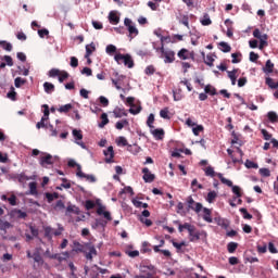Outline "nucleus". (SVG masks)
I'll return each mask as SVG.
<instances>
[{"label":"nucleus","instance_id":"nucleus-62","mask_svg":"<svg viewBox=\"0 0 278 278\" xmlns=\"http://www.w3.org/2000/svg\"><path fill=\"white\" fill-rule=\"evenodd\" d=\"M261 132L264 137V140H270V138H273V135L270 132H268V130H266V129H262Z\"/></svg>","mask_w":278,"mask_h":278},{"label":"nucleus","instance_id":"nucleus-19","mask_svg":"<svg viewBox=\"0 0 278 278\" xmlns=\"http://www.w3.org/2000/svg\"><path fill=\"white\" fill-rule=\"evenodd\" d=\"M238 71H239L238 68H235L232 71H227V75H228L232 86H236V81L238 79Z\"/></svg>","mask_w":278,"mask_h":278},{"label":"nucleus","instance_id":"nucleus-50","mask_svg":"<svg viewBox=\"0 0 278 278\" xmlns=\"http://www.w3.org/2000/svg\"><path fill=\"white\" fill-rule=\"evenodd\" d=\"M73 136L75 140H84V135L81 134V130L74 129Z\"/></svg>","mask_w":278,"mask_h":278},{"label":"nucleus","instance_id":"nucleus-12","mask_svg":"<svg viewBox=\"0 0 278 278\" xmlns=\"http://www.w3.org/2000/svg\"><path fill=\"white\" fill-rule=\"evenodd\" d=\"M239 155H240V159H237L235 155H233V150L231 149H228L227 150V153L228 155L231 157L233 164H240V162H242V155H244V152H242V149L238 148L237 149Z\"/></svg>","mask_w":278,"mask_h":278},{"label":"nucleus","instance_id":"nucleus-58","mask_svg":"<svg viewBox=\"0 0 278 278\" xmlns=\"http://www.w3.org/2000/svg\"><path fill=\"white\" fill-rule=\"evenodd\" d=\"M146 75H153L155 73V66L149 65L144 70Z\"/></svg>","mask_w":278,"mask_h":278},{"label":"nucleus","instance_id":"nucleus-6","mask_svg":"<svg viewBox=\"0 0 278 278\" xmlns=\"http://www.w3.org/2000/svg\"><path fill=\"white\" fill-rule=\"evenodd\" d=\"M84 253H85L86 260H89L90 262H92V257L97 255V248H94V245H92L91 243H87L85 245Z\"/></svg>","mask_w":278,"mask_h":278},{"label":"nucleus","instance_id":"nucleus-32","mask_svg":"<svg viewBox=\"0 0 278 278\" xmlns=\"http://www.w3.org/2000/svg\"><path fill=\"white\" fill-rule=\"evenodd\" d=\"M25 84H27V79H25V78L16 77L14 79L15 88H21L22 86H25Z\"/></svg>","mask_w":278,"mask_h":278},{"label":"nucleus","instance_id":"nucleus-35","mask_svg":"<svg viewBox=\"0 0 278 278\" xmlns=\"http://www.w3.org/2000/svg\"><path fill=\"white\" fill-rule=\"evenodd\" d=\"M153 123H155V115L153 113H151L149 116H148V119H147V125L150 129H155V126H153Z\"/></svg>","mask_w":278,"mask_h":278},{"label":"nucleus","instance_id":"nucleus-51","mask_svg":"<svg viewBox=\"0 0 278 278\" xmlns=\"http://www.w3.org/2000/svg\"><path fill=\"white\" fill-rule=\"evenodd\" d=\"M117 144H118V147H127V144H129V142L127 141V138L118 137Z\"/></svg>","mask_w":278,"mask_h":278},{"label":"nucleus","instance_id":"nucleus-23","mask_svg":"<svg viewBox=\"0 0 278 278\" xmlns=\"http://www.w3.org/2000/svg\"><path fill=\"white\" fill-rule=\"evenodd\" d=\"M124 127H129V121L128 119H121L116 122L115 128L121 131Z\"/></svg>","mask_w":278,"mask_h":278},{"label":"nucleus","instance_id":"nucleus-42","mask_svg":"<svg viewBox=\"0 0 278 278\" xmlns=\"http://www.w3.org/2000/svg\"><path fill=\"white\" fill-rule=\"evenodd\" d=\"M238 249V243L236 242H229L227 244V251L228 253H236V250Z\"/></svg>","mask_w":278,"mask_h":278},{"label":"nucleus","instance_id":"nucleus-63","mask_svg":"<svg viewBox=\"0 0 278 278\" xmlns=\"http://www.w3.org/2000/svg\"><path fill=\"white\" fill-rule=\"evenodd\" d=\"M260 174L262 175V177H270V169H268V168H261L260 169Z\"/></svg>","mask_w":278,"mask_h":278},{"label":"nucleus","instance_id":"nucleus-49","mask_svg":"<svg viewBox=\"0 0 278 278\" xmlns=\"http://www.w3.org/2000/svg\"><path fill=\"white\" fill-rule=\"evenodd\" d=\"M65 79H68V73L63 71L59 74V81L60 84H63Z\"/></svg>","mask_w":278,"mask_h":278},{"label":"nucleus","instance_id":"nucleus-25","mask_svg":"<svg viewBox=\"0 0 278 278\" xmlns=\"http://www.w3.org/2000/svg\"><path fill=\"white\" fill-rule=\"evenodd\" d=\"M203 212H204V215H203V220H205L206 223H212L213 219H212V211L207 207H204L202 208Z\"/></svg>","mask_w":278,"mask_h":278},{"label":"nucleus","instance_id":"nucleus-46","mask_svg":"<svg viewBox=\"0 0 278 278\" xmlns=\"http://www.w3.org/2000/svg\"><path fill=\"white\" fill-rule=\"evenodd\" d=\"M204 63L206 66H214V54H207L206 59H204Z\"/></svg>","mask_w":278,"mask_h":278},{"label":"nucleus","instance_id":"nucleus-21","mask_svg":"<svg viewBox=\"0 0 278 278\" xmlns=\"http://www.w3.org/2000/svg\"><path fill=\"white\" fill-rule=\"evenodd\" d=\"M115 118H123V116H127V111L125 109H121L116 106L113 111Z\"/></svg>","mask_w":278,"mask_h":278},{"label":"nucleus","instance_id":"nucleus-40","mask_svg":"<svg viewBox=\"0 0 278 278\" xmlns=\"http://www.w3.org/2000/svg\"><path fill=\"white\" fill-rule=\"evenodd\" d=\"M68 257H71V253L63 252L61 254H58V257L55 260H58V262H64V261L68 260Z\"/></svg>","mask_w":278,"mask_h":278},{"label":"nucleus","instance_id":"nucleus-39","mask_svg":"<svg viewBox=\"0 0 278 278\" xmlns=\"http://www.w3.org/2000/svg\"><path fill=\"white\" fill-rule=\"evenodd\" d=\"M267 118L270 121V123H278V115L273 111L268 112Z\"/></svg>","mask_w":278,"mask_h":278},{"label":"nucleus","instance_id":"nucleus-53","mask_svg":"<svg viewBox=\"0 0 278 278\" xmlns=\"http://www.w3.org/2000/svg\"><path fill=\"white\" fill-rule=\"evenodd\" d=\"M70 65L72 66V68H77V66H79V60L77 59V56H71Z\"/></svg>","mask_w":278,"mask_h":278},{"label":"nucleus","instance_id":"nucleus-14","mask_svg":"<svg viewBox=\"0 0 278 278\" xmlns=\"http://www.w3.org/2000/svg\"><path fill=\"white\" fill-rule=\"evenodd\" d=\"M150 132L152 134L155 140H164V129L162 128H150Z\"/></svg>","mask_w":278,"mask_h":278},{"label":"nucleus","instance_id":"nucleus-27","mask_svg":"<svg viewBox=\"0 0 278 278\" xmlns=\"http://www.w3.org/2000/svg\"><path fill=\"white\" fill-rule=\"evenodd\" d=\"M204 92H205L206 94H211V97H214V96L217 94L216 89H215L214 86H212V85H206V86L204 87Z\"/></svg>","mask_w":278,"mask_h":278},{"label":"nucleus","instance_id":"nucleus-26","mask_svg":"<svg viewBox=\"0 0 278 278\" xmlns=\"http://www.w3.org/2000/svg\"><path fill=\"white\" fill-rule=\"evenodd\" d=\"M46 199L48 201V203H53V201H55V199H60V193L58 192H53V193H46Z\"/></svg>","mask_w":278,"mask_h":278},{"label":"nucleus","instance_id":"nucleus-60","mask_svg":"<svg viewBox=\"0 0 278 278\" xmlns=\"http://www.w3.org/2000/svg\"><path fill=\"white\" fill-rule=\"evenodd\" d=\"M4 62L7 63V66H14V61L12 60V56L4 55L3 56Z\"/></svg>","mask_w":278,"mask_h":278},{"label":"nucleus","instance_id":"nucleus-54","mask_svg":"<svg viewBox=\"0 0 278 278\" xmlns=\"http://www.w3.org/2000/svg\"><path fill=\"white\" fill-rule=\"evenodd\" d=\"M8 99H11V101H16V91H14V87H11V91L7 94Z\"/></svg>","mask_w":278,"mask_h":278},{"label":"nucleus","instance_id":"nucleus-22","mask_svg":"<svg viewBox=\"0 0 278 278\" xmlns=\"http://www.w3.org/2000/svg\"><path fill=\"white\" fill-rule=\"evenodd\" d=\"M43 89H45V92H47V94H51L52 92H55V85H53L52 83L46 81L43 84Z\"/></svg>","mask_w":278,"mask_h":278},{"label":"nucleus","instance_id":"nucleus-45","mask_svg":"<svg viewBox=\"0 0 278 278\" xmlns=\"http://www.w3.org/2000/svg\"><path fill=\"white\" fill-rule=\"evenodd\" d=\"M66 212L68 214H77L79 215V207L75 206V205H68L66 208Z\"/></svg>","mask_w":278,"mask_h":278},{"label":"nucleus","instance_id":"nucleus-56","mask_svg":"<svg viewBox=\"0 0 278 278\" xmlns=\"http://www.w3.org/2000/svg\"><path fill=\"white\" fill-rule=\"evenodd\" d=\"M105 51H106V53H109V55H112V53H116V46L109 45V46H106Z\"/></svg>","mask_w":278,"mask_h":278},{"label":"nucleus","instance_id":"nucleus-31","mask_svg":"<svg viewBox=\"0 0 278 278\" xmlns=\"http://www.w3.org/2000/svg\"><path fill=\"white\" fill-rule=\"evenodd\" d=\"M265 84H266V86H268V88H271V90H277V83H275V80H273V78L266 77Z\"/></svg>","mask_w":278,"mask_h":278},{"label":"nucleus","instance_id":"nucleus-55","mask_svg":"<svg viewBox=\"0 0 278 278\" xmlns=\"http://www.w3.org/2000/svg\"><path fill=\"white\" fill-rule=\"evenodd\" d=\"M245 167L247 168H258L260 166L257 165V163H255L251 160H247L245 161Z\"/></svg>","mask_w":278,"mask_h":278},{"label":"nucleus","instance_id":"nucleus-34","mask_svg":"<svg viewBox=\"0 0 278 278\" xmlns=\"http://www.w3.org/2000/svg\"><path fill=\"white\" fill-rule=\"evenodd\" d=\"M218 174L219 173H216L215 170H214V167H212V166H207L206 168H205V175H206V177H218Z\"/></svg>","mask_w":278,"mask_h":278},{"label":"nucleus","instance_id":"nucleus-5","mask_svg":"<svg viewBox=\"0 0 278 278\" xmlns=\"http://www.w3.org/2000/svg\"><path fill=\"white\" fill-rule=\"evenodd\" d=\"M162 58H164L165 64H173L175 62V52L173 50H164V47L161 48Z\"/></svg>","mask_w":278,"mask_h":278},{"label":"nucleus","instance_id":"nucleus-43","mask_svg":"<svg viewBox=\"0 0 278 278\" xmlns=\"http://www.w3.org/2000/svg\"><path fill=\"white\" fill-rule=\"evenodd\" d=\"M71 110H73V104H65L59 109V112H61V114H67V112H71Z\"/></svg>","mask_w":278,"mask_h":278},{"label":"nucleus","instance_id":"nucleus-18","mask_svg":"<svg viewBox=\"0 0 278 278\" xmlns=\"http://www.w3.org/2000/svg\"><path fill=\"white\" fill-rule=\"evenodd\" d=\"M190 242H197L201 240V233L197 231V227L192 228V231H189Z\"/></svg>","mask_w":278,"mask_h":278},{"label":"nucleus","instance_id":"nucleus-36","mask_svg":"<svg viewBox=\"0 0 278 278\" xmlns=\"http://www.w3.org/2000/svg\"><path fill=\"white\" fill-rule=\"evenodd\" d=\"M216 197H218V193H216V191H210L206 197L207 203H214V201H216Z\"/></svg>","mask_w":278,"mask_h":278},{"label":"nucleus","instance_id":"nucleus-10","mask_svg":"<svg viewBox=\"0 0 278 278\" xmlns=\"http://www.w3.org/2000/svg\"><path fill=\"white\" fill-rule=\"evenodd\" d=\"M105 155V163L112 164L114 162V147H109L106 150H104Z\"/></svg>","mask_w":278,"mask_h":278},{"label":"nucleus","instance_id":"nucleus-30","mask_svg":"<svg viewBox=\"0 0 278 278\" xmlns=\"http://www.w3.org/2000/svg\"><path fill=\"white\" fill-rule=\"evenodd\" d=\"M201 25H203L204 27H207V25H212V20L210 18V14L205 13L203 15V18L200 20Z\"/></svg>","mask_w":278,"mask_h":278},{"label":"nucleus","instance_id":"nucleus-13","mask_svg":"<svg viewBox=\"0 0 278 278\" xmlns=\"http://www.w3.org/2000/svg\"><path fill=\"white\" fill-rule=\"evenodd\" d=\"M143 173V180L146 184H152V181H155V175L151 174L148 167H144L142 169Z\"/></svg>","mask_w":278,"mask_h":278},{"label":"nucleus","instance_id":"nucleus-61","mask_svg":"<svg viewBox=\"0 0 278 278\" xmlns=\"http://www.w3.org/2000/svg\"><path fill=\"white\" fill-rule=\"evenodd\" d=\"M60 73H61L60 70H58V68H52V70H50V72H49V77H59V76H60Z\"/></svg>","mask_w":278,"mask_h":278},{"label":"nucleus","instance_id":"nucleus-52","mask_svg":"<svg viewBox=\"0 0 278 278\" xmlns=\"http://www.w3.org/2000/svg\"><path fill=\"white\" fill-rule=\"evenodd\" d=\"M85 207H86L87 211L94 210V207H96L94 201L87 200L85 202Z\"/></svg>","mask_w":278,"mask_h":278},{"label":"nucleus","instance_id":"nucleus-29","mask_svg":"<svg viewBox=\"0 0 278 278\" xmlns=\"http://www.w3.org/2000/svg\"><path fill=\"white\" fill-rule=\"evenodd\" d=\"M170 111L168 110V108H164L163 110L160 111V116L161 118H164L165 121H170Z\"/></svg>","mask_w":278,"mask_h":278},{"label":"nucleus","instance_id":"nucleus-20","mask_svg":"<svg viewBox=\"0 0 278 278\" xmlns=\"http://www.w3.org/2000/svg\"><path fill=\"white\" fill-rule=\"evenodd\" d=\"M275 71V63H273V61L267 60L265 63V67H264V73L266 75H270V73H273Z\"/></svg>","mask_w":278,"mask_h":278},{"label":"nucleus","instance_id":"nucleus-59","mask_svg":"<svg viewBox=\"0 0 278 278\" xmlns=\"http://www.w3.org/2000/svg\"><path fill=\"white\" fill-rule=\"evenodd\" d=\"M203 125H198L197 127L192 128V132L194 136H199V134H201V131H203Z\"/></svg>","mask_w":278,"mask_h":278},{"label":"nucleus","instance_id":"nucleus-2","mask_svg":"<svg viewBox=\"0 0 278 278\" xmlns=\"http://www.w3.org/2000/svg\"><path fill=\"white\" fill-rule=\"evenodd\" d=\"M218 179L224 184L225 186H228V188H232L233 194L237 197V199H240L242 197V189L238 186H233V182L225 177H223V174H217Z\"/></svg>","mask_w":278,"mask_h":278},{"label":"nucleus","instance_id":"nucleus-7","mask_svg":"<svg viewBox=\"0 0 278 278\" xmlns=\"http://www.w3.org/2000/svg\"><path fill=\"white\" fill-rule=\"evenodd\" d=\"M187 202L189 210H193V212H195L197 214H199V212L203 210V204H201L200 202L195 203L194 199H192V195L188 197Z\"/></svg>","mask_w":278,"mask_h":278},{"label":"nucleus","instance_id":"nucleus-48","mask_svg":"<svg viewBox=\"0 0 278 278\" xmlns=\"http://www.w3.org/2000/svg\"><path fill=\"white\" fill-rule=\"evenodd\" d=\"M45 237L51 240L53 238V228L52 227H46L45 228Z\"/></svg>","mask_w":278,"mask_h":278},{"label":"nucleus","instance_id":"nucleus-38","mask_svg":"<svg viewBox=\"0 0 278 278\" xmlns=\"http://www.w3.org/2000/svg\"><path fill=\"white\" fill-rule=\"evenodd\" d=\"M239 212H241V214L245 220H251V218H253V215H251V213H249V211H247V208H244V207H241L239 210Z\"/></svg>","mask_w":278,"mask_h":278},{"label":"nucleus","instance_id":"nucleus-47","mask_svg":"<svg viewBox=\"0 0 278 278\" xmlns=\"http://www.w3.org/2000/svg\"><path fill=\"white\" fill-rule=\"evenodd\" d=\"M28 188L30 190V194H38V185L36 182H29Z\"/></svg>","mask_w":278,"mask_h":278},{"label":"nucleus","instance_id":"nucleus-16","mask_svg":"<svg viewBox=\"0 0 278 278\" xmlns=\"http://www.w3.org/2000/svg\"><path fill=\"white\" fill-rule=\"evenodd\" d=\"M98 216H104L106 220H112V214L109 211H105V206H99L97 208Z\"/></svg>","mask_w":278,"mask_h":278},{"label":"nucleus","instance_id":"nucleus-11","mask_svg":"<svg viewBox=\"0 0 278 278\" xmlns=\"http://www.w3.org/2000/svg\"><path fill=\"white\" fill-rule=\"evenodd\" d=\"M76 175L81 179H87V181H90L91 184H94V181H97V178H94L93 175L84 174V172H81V166L79 165H78V172H76Z\"/></svg>","mask_w":278,"mask_h":278},{"label":"nucleus","instance_id":"nucleus-33","mask_svg":"<svg viewBox=\"0 0 278 278\" xmlns=\"http://www.w3.org/2000/svg\"><path fill=\"white\" fill-rule=\"evenodd\" d=\"M101 123L99 124L100 129H103L108 123H110V119L108 118V113H102L101 114Z\"/></svg>","mask_w":278,"mask_h":278},{"label":"nucleus","instance_id":"nucleus-28","mask_svg":"<svg viewBox=\"0 0 278 278\" xmlns=\"http://www.w3.org/2000/svg\"><path fill=\"white\" fill-rule=\"evenodd\" d=\"M219 49L220 51H223V53H229L231 51V46H229V43L225 42V41H220L219 42Z\"/></svg>","mask_w":278,"mask_h":278},{"label":"nucleus","instance_id":"nucleus-3","mask_svg":"<svg viewBox=\"0 0 278 278\" xmlns=\"http://www.w3.org/2000/svg\"><path fill=\"white\" fill-rule=\"evenodd\" d=\"M155 238H156V240H159V244L152 247L154 253H162L164 255V257H170V255H172L170 251L162 250V247H164L166 244V240H164V238H161V237H155Z\"/></svg>","mask_w":278,"mask_h":278},{"label":"nucleus","instance_id":"nucleus-41","mask_svg":"<svg viewBox=\"0 0 278 278\" xmlns=\"http://www.w3.org/2000/svg\"><path fill=\"white\" fill-rule=\"evenodd\" d=\"M1 49H4V51H12V43L1 40L0 41Z\"/></svg>","mask_w":278,"mask_h":278},{"label":"nucleus","instance_id":"nucleus-15","mask_svg":"<svg viewBox=\"0 0 278 278\" xmlns=\"http://www.w3.org/2000/svg\"><path fill=\"white\" fill-rule=\"evenodd\" d=\"M109 23H111V25H118V23H121V16H118L116 11H111L109 13Z\"/></svg>","mask_w":278,"mask_h":278},{"label":"nucleus","instance_id":"nucleus-4","mask_svg":"<svg viewBox=\"0 0 278 278\" xmlns=\"http://www.w3.org/2000/svg\"><path fill=\"white\" fill-rule=\"evenodd\" d=\"M124 25L127 28V31L129 33L130 38H136V36H138L139 30L136 27V24L134 23V21H131V18L125 17Z\"/></svg>","mask_w":278,"mask_h":278},{"label":"nucleus","instance_id":"nucleus-57","mask_svg":"<svg viewBox=\"0 0 278 278\" xmlns=\"http://www.w3.org/2000/svg\"><path fill=\"white\" fill-rule=\"evenodd\" d=\"M173 247H175V249H177V253H179V251H181L182 247H186V242L182 241V242L178 243V242L173 241Z\"/></svg>","mask_w":278,"mask_h":278},{"label":"nucleus","instance_id":"nucleus-17","mask_svg":"<svg viewBox=\"0 0 278 278\" xmlns=\"http://www.w3.org/2000/svg\"><path fill=\"white\" fill-rule=\"evenodd\" d=\"M10 216H12V218H23V219H25V218H27V213H25V212H23L18 208H14V210L11 211Z\"/></svg>","mask_w":278,"mask_h":278},{"label":"nucleus","instance_id":"nucleus-24","mask_svg":"<svg viewBox=\"0 0 278 278\" xmlns=\"http://www.w3.org/2000/svg\"><path fill=\"white\" fill-rule=\"evenodd\" d=\"M97 51V47L94 46V42H91L90 45L86 46V54L85 58H88L89 55H92Z\"/></svg>","mask_w":278,"mask_h":278},{"label":"nucleus","instance_id":"nucleus-8","mask_svg":"<svg viewBox=\"0 0 278 278\" xmlns=\"http://www.w3.org/2000/svg\"><path fill=\"white\" fill-rule=\"evenodd\" d=\"M177 55L179 60H194V52H190V50L186 48H182Z\"/></svg>","mask_w":278,"mask_h":278},{"label":"nucleus","instance_id":"nucleus-1","mask_svg":"<svg viewBox=\"0 0 278 278\" xmlns=\"http://www.w3.org/2000/svg\"><path fill=\"white\" fill-rule=\"evenodd\" d=\"M114 60L117 64H124V66H127V68H134L135 66L134 59L129 53L123 54L118 52L114 55Z\"/></svg>","mask_w":278,"mask_h":278},{"label":"nucleus","instance_id":"nucleus-9","mask_svg":"<svg viewBox=\"0 0 278 278\" xmlns=\"http://www.w3.org/2000/svg\"><path fill=\"white\" fill-rule=\"evenodd\" d=\"M41 155L43 156H41L39 160L40 166H47V165L53 164V155L45 152H41Z\"/></svg>","mask_w":278,"mask_h":278},{"label":"nucleus","instance_id":"nucleus-37","mask_svg":"<svg viewBox=\"0 0 278 278\" xmlns=\"http://www.w3.org/2000/svg\"><path fill=\"white\" fill-rule=\"evenodd\" d=\"M12 224L10 222H3L0 219V230L1 231H8V229H11Z\"/></svg>","mask_w":278,"mask_h":278},{"label":"nucleus","instance_id":"nucleus-44","mask_svg":"<svg viewBox=\"0 0 278 278\" xmlns=\"http://www.w3.org/2000/svg\"><path fill=\"white\" fill-rule=\"evenodd\" d=\"M42 109H43V116L41 117L42 121H49V114H50L49 105L48 104H43Z\"/></svg>","mask_w":278,"mask_h":278},{"label":"nucleus","instance_id":"nucleus-64","mask_svg":"<svg viewBox=\"0 0 278 278\" xmlns=\"http://www.w3.org/2000/svg\"><path fill=\"white\" fill-rule=\"evenodd\" d=\"M257 60H260V54L250 52V62H257Z\"/></svg>","mask_w":278,"mask_h":278}]
</instances>
